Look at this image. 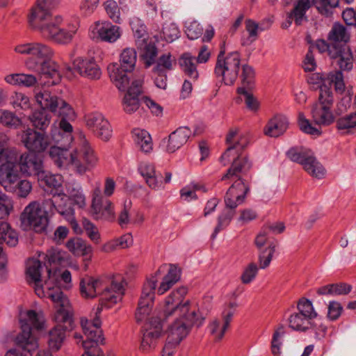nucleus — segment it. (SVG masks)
Segmentation results:
<instances>
[{
	"mask_svg": "<svg viewBox=\"0 0 356 356\" xmlns=\"http://www.w3.org/2000/svg\"><path fill=\"white\" fill-rule=\"evenodd\" d=\"M72 126L67 120V118H61L59 122V129L56 130L53 134H56V137L62 140V141L66 142L67 144H71L72 141Z\"/></svg>",
	"mask_w": 356,
	"mask_h": 356,
	"instance_id": "52",
	"label": "nucleus"
},
{
	"mask_svg": "<svg viewBox=\"0 0 356 356\" xmlns=\"http://www.w3.org/2000/svg\"><path fill=\"white\" fill-rule=\"evenodd\" d=\"M14 51L27 56L25 65L31 71L38 67V63L43 59L52 58L54 55V51L49 45L39 42L19 44L15 47Z\"/></svg>",
	"mask_w": 356,
	"mask_h": 356,
	"instance_id": "9",
	"label": "nucleus"
},
{
	"mask_svg": "<svg viewBox=\"0 0 356 356\" xmlns=\"http://www.w3.org/2000/svg\"><path fill=\"white\" fill-rule=\"evenodd\" d=\"M238 307L236 302H231L228 305V309H225L222 312L223 325L217 336L218 340H221L225 335V333L229 326L230 322L232 320L234 314L235 309Z\"/></svg>",
	"mask_w": 356,
	"mask_h": 356,
	"instance_id": "53",
	"label": "nucleus"
},
{
	"mask_svg": "<svg viewBox=\"0 0 356 356\" xmlns=\"http://www.w3.org/2000/svg\"><path fill=\"white\" fill-rule=\"evenodd\" d=\"M86 124L97 137L108 141L112 136L109 122L100 113H91L85 116Z\"/></svg>",
	"mask_w": 356,
	"mask_h": 356,
	"instance_id": "20",
	"label": "nucleus"
},
{
	"mask_svg": "<svg viewBox=\"0 0 356 356\" xmlns=\"http://www.w3.org/2000/svg\"><path fill=\"white\" fill-rule=\"evenodd\" d=\"M119 300H120L119 295L111 294L107 289L104 293L103 297L99 303L95 312V316L93 319H81V325L84 334L86 336L85 341H101V343H103L104 338L102 337V331L101 330L102 322L99 315L104 308H111Z\"/></svg>",
	"mask_w": 356,
	"mask_h": 356,
	"instance_id": "6",
	"label": "nucleus"
},
{
	"mask_svg": "<svg viewBox=\"0 0 356 356\" xmlns=\"http://www.w3.org/2000/svg\"><path fill=\"white\" fill-rule=\"evenodd\" d=\"M350 40L348 29L339 22H334L327 34V41L337 45H347Z\"/></svg>",
	"mask_w": 356,
	"mask_h": 356,
	"instance_id": "38",
	"label": "nucleus"
},
{
	"mask_svg": "<svg viewBox=\"0 0 356 356\" xmlns=\"http://www.w3.org/2000/svg\"><path fill=\"white\" fill-rule=\"evenodd\" d=\"M73 71L90 79H99L102 71L93 58H77L73 62Z\"/></svg>",
	"mask_w": 356,
	"mask_h": 356,
	"instance_id": "26",
	"label": "nucleus"
},
{
	"mask_svg": "<svg viewBox=\"0 0 356 356\" xmlns=\"http://www.w3.org/2000/svg\"><path fill=\"white\" fill-rule=\"evenodd\" d=\"M225 207L222 210L217 218V225L211 234V238L214 239L218 234L229 226L232 220L236 215V204L230 199L224 200Z\"/></svg>",
	"mask_w": 356,
	"mask_h": 356,
	"instance_id": "32",
	"label": "nucleus"
},
{
	"mask_svg": "<svg viewBox=\"0 0 356 356\" xmlns=\"http://www.w3.org/2000/svg\"><path fill=\"white\" fill-rule=\"evenodd\" d=\"M51 114L44 109L35 110L29 117L33 129L42 131H46L51 122Z\"/></svg>",
	"mask_w": 356,
	"mask_h": 356,
	"instance_id": "41",
	"label": "nucleus"
},
{
	"mask_svg": "<svg viewBox=\"0 0 356 356\" xmlns=\"http://www.w3.org/2000/svg\"><path fill=\"white\" fill-rule=\"evenodd\" d=\"M286 155L292 161L302 165L304 169L312 176L318 179L324 176V168L310 151L302 147H293L287 151Z\"/></svg>",
	"mask_w": 356,
	"mask_h": 356,
	"instance_id": "13",
	"label": "nucleus"
},
{
	"mask_svg": "<svg viewBox=\"0 0 356 356\" xmlns=\"http://www.w3.org/2000/svg\"><path fill=\"white\" fill-rule=\"evenodd\" d=\"M20 220L22 225L33 228L38 233L44 232L49 224L44 211H41L40 204L36 202H31L25 207L21 213Z\"/></svg>",
	"mask_w": 356,
	"mask_h": 356,
	"instance_id": "14",
	"label": "nucleus"
},
{
	"mask_svg": "<svg viewBox=\"0 0 356 356\" xmlns=\"http://www.w3.org/2000/svg\"><path fill=\"white\" fill-rule=\"evenodd\" d=\"M4 163L0 165V184L6 191L13 192L15 184L19 179V173L16 168V158L9 154V158L4 159Z\"/></svg>",
	"mask_w": 356,
	"mask_h": 356,
	"instance_id": "24",
	"label": "nucleus"
},
{
	"mask_svg": "<svg viewBox=\"0 0 356 356\" xmlns=\"http://www.w3.org/2000/svg\"><path fill=\"white\" fill-rule=\"evenodd\" d=\"M181 272L175 264H170L168 273L164 276L163 281L158 288L157 292L162 295L168 291L180 279Z\"/></svg>",
	"mask_w": 356,
	"mask_h": 356,
	"instance_id": "44",
	"label": "nucleus"
},
{
	"mask_svg": "<svg viewBox=\"0 0 356 356\" xmlns=\"http://www.w3.org/2000/svg\"><path fill=\"white\" fill-rule=\"evenodd\" d=\"M32 71L47 79V81L44 83L48 86L56 85L61 79L58 65L51 60V58L43 59L38 63V67Z\"/></svg>",
	"mask_w": 356,
	"mask_h": 356,
	"instance_id": "27",
	"label": "nucleus"
},
{
	"mask_svg": "<svg viewBox=\"0 0 356 356\" xmlns=\"http://www.w3.org/2000/svg\"><path fill=\"white\" fill-rule=\"evenodd\" d=\"M181 272L175 264H170L168 273L164 276L163 281L158 288L157 292L162 295L168 291L180 279Z\"/></svg>",
	"mask_w": 356,
	"mask_h": 356,
	"instance_id": "43",
	"label": "nucleus"
},
{
	"mask_svg": "<svg viewBox=\"0 0 356 356\" xmlns=\"http://www.w3.org/2000/svg\"><path fill=\"white\" fill-rule=\"evenodd\" d=\"M61 194L65 204H69L71 209H74V205H76L79 208H83L86 205L85 195L79 190L73 188L69 193L68 196H66L63 193H61Z\"/></svg>",
	"mask_w": 356,
	"mask_h": 356,
	"instance_id": "50",
	"label": "nucleus"
},
{
	"mask_svg": "<svg viewBox=\"0 0 356 356\" xmlns=\"http://www.w3.org/2000/svg\"><path fill=\"white\" fill-rule=\"evenodd\" d=\"M42 262L36 259H29L26 263V274L29 282L35 284V290L38 295L42 291L41 280Z\"/></svg>",
	"mask_w": 356,
	"mask_h": 356,
	"instance_id": "37",
	"label": "nucleus"
},
{
	"mask_svg": "<svg viewBox=\"0 0 356 356\" xmlns=\"http://www.w3.org/2000/svg\"><path fill=\"white\" fill-rule=\"evenodd\" d=\"M91 213L93 218L97 220L113 222L115 220L112 202L102 196L99 188L95 190L93 193Z\"/></svg>",
	"mask_w": 356,
	"mask_h": 356,
	"instance_id": "18",
	"label": "nucleus"
},
{
	"mask_svg": "<svg viewBox=\"0 0 356 356\" xmlns=\"http://www.w3.org/2000/svg\"><path fill=\"white\" fill-rule=\"evenodd\" d=\"M21 141L31 152L42 153L50 146V139L46 131L28 127L23 131Z\"/></svg>",
	"mask_w": 356,
	"mask_h": 356,
	"instance_id": "17",
	"label": "nucleus"
},
{
	"mask_svg": "<svg viewBox=\"0 0 356 356\" xmlns=\"http://www.w3.org/2000/svg\"><path fill=\"white\" fill-rule=\"evenodd\" d=\"M289 121L283 115H275L269 120L264 129L265 135L270 137H278L288 129Z\"/></svg>",
	"mask_w": 356,
	"mask_h": 356,
	"instance_id": "36",
	"label": "nucleus"
},
{
	"mask_svg": "<svg viewBox=\"0 0 356 356\" xmlns=\"http://www.w3.org/2000/svg\"><path fill=\"white\" fill-rule=\"evenodd\" d=\"M157 54L158 49L154 44L151 42L145 44L141 57L144 61L145 67L146 68H149L151 65L155 63Z\"/></svg>",
	"mask_w": 356,
	"mask_h": 356,
	"instance_id": "54",
	"label": "nucleus"
},
{
	"mask_svg": "<svg viewBox=\"0 0 356 356\" xmlns=\"http://www.w3.org/2000/svg\"><path fill=\"white\" fill-rule=\"evenodd\" d=\"M187 291L185 286L179 287L172 291L165 299L164 317L167 318L172 314L179 316L169 328L167 337L169 343L179 345L187 337L193 325L200 327L204 320V318L197 316L195 309L191 310L189 300L182 303Z\"/></svg>",
	"mask_w": 356,
	"mask_h": 356,
	"instance_id": "1",
	"label": "nucleus"
},
{
	"mask_svg": "<svg viewBox=\"0 0 356 356\" xmlns=\"http://www.w3.org/2000/svg\"><path fill=\"white\" fill-rule=\"evenodd\" d=\"M19 166L21 172L26 176H34L37 178L44 170L43 160L36 152H29L22 154L19 159Z\"/></svg>",
	"mask_w": 356,
	"mask_h": 356,
	"instance_id": "23",
	"label": "nucleus"
},
{
	"mask_svg": "<svg viewBox=\"0 0 356 356\" xmlns=\"http://www.w3.org/2000/svg\"><path fill=\"white\" fill-rule=\"evenodd\" d=\"M0 123L10 129H18L21 127L22 120L15 113L8 110H0Z\"/></svg>",
	"mask_w": 356,
	"mask_h": 356,
	"instance_id": "51",
	"label": "nucleus"
},
{
	"mask_svg": "<svg viewBox=\"0 0 356 356\" xmlns=\"http://www.w3.org/2000/svg\"><path fill=\"white\" fill-rule=\"evenodd\" d=\"M0 239L10 247H15L18 243V234L6 221L0 222Z\"/></svg>",
	"mask_w": 356,
	"mask_h": 356,
	"instance_id": "47",
	"label": "nucleus"
},
{
	"mask_svg": "<svg viewBox=\"0 0 356 356\" xmlns=\"http://www.w3.org/2000/svg\"><path fill=\"white\" fill-rule=\"evenodd\" d=\"M312 319L298 313L293 312L288 318L289 327L295 331L306 332L311 329Z\"/></svg>",
	"mask_w": 356,
	"mask_h": 356,
	"instance_id": "46",
	"label": "nucleus"
},
{
	"mask_svg": "<svg viewBox=\"0 0 356 356\" xmlns=\"http://www.w3.org/2000/svg\"><path fill=\"white\" fill-rule=\"evenodd\" d=\"M19 322L22 332L15 337V343L21 351L17 348L10 349L5 356H32L33 352L38 348V340L32 330L41 331L44 328L45 320L42 313L29 310Z\"/></svg>",
	"mask_w": 356,
	"mask_h": 356,
	"instance_id": "4",
	"label": "nucleus"
},
{
	"mask_svg": "<svg viewBox=\"0 0 356 356\" xmlns=\"http://www.w3.org/2000/svg\"><path fill=\"white\" fill-rule=\"evenodd\" d=\"M105 10L108 17L115 23H120V13L117 3L113 0H107L104 3Z\"/></svg>",
	"mask_w": 356,
	"mask_h": 356,
	"instance_id": "64",
	"label": "nucleus"
},
{
	"mask_svg": "<svg viewBox=\"0 0 356 356\" xmlns=\"http://www.w3.org/2000/svg\"><path fill=\"white\" fill-rule=\"evenodd\" d=\"M250 191V186L248 181L238 177L227 190L224 200L230 199L234 203L238 205L243 204L247 195Z\"/></svg>",
	"mask_w": 356,
	"mask_h": 356,
	"instance_id": "30",
	"label": "nucleus"
},
{
	"mask_svg": "<svg viewBox=\"0 0 356 356\" xmlns=\"http://www.w3.org/2000/svg\"><path fill=\"white\" fill-rule=\"evenodd\" d=\"M83 227L88 238L96 244L100 242V234L97 227L89 220H83Z\"/></svg>",
	"mask_w": 356,
	"mask_h": 356,
	"instance_id": "59",
	"label": "nucleus"
},
{
	"mask_svg": "<svg viewBox=\"0 0 356 356\" xmlns=\"http://www.w3.org/2000/svg\"><path fill=\"white\" fill-rule=\"evenodd\" d=\"M336 128L344 133L356 131V111L339 118L336 120Z\"/></svg>",
	"mask_w": 356,
	"mask_h": 356,
	"instance_id": "49",
	"label": "nucleus"
},
{
	"mask_svg": "<svg viewBox=\"0 0 356 356\" xmlns=\"http://www.w3.org/2000/svg\"><path fill=\"white\" fill-rule=\"evenodd\" d=\"M192 134L188 127H180L172 132L167 140L165 150L168 153H174L186 143Z\"/></svg>",
	"mask_w": 356,
	"mask_h": 356,
	"instance_id": "33",
	"label": "nucleus"
},
{
	"mask_svg": "<svg viewBox=\"0 0 356 356\" xmlns=\"http://www.w3.org/2000/svg\"><path fill=\"white\" fill-rule=\"evenodd\" d=\"M95 31L103 42H115L121 35L120 28L109 22H97Z\"/></svg>",
	"mask_w": 356,
	"mask_h": 356,
	"instance_id": "34",
	"label": "nucleus"
},
{
	"mask_svg": "<svg viewBox=\"0 0 356 356\" xmlns=\"http://www.w3.org/2000/svg\"><path fill=\"white\" fill-rule=\"evenodd\" d=\"M137 53L134 48H125L120 56V64L111 63L108 66L111 80L120 90H124L129 84L131 73L136 67Z\"/></svg>",
	"mask_w": 356,
	"mask_h": 356,
	"instance_id": "5",
	"label": "nucleus"
},
{
	"mask_svg": "<svg viewBox=\"0 0 356 356\" xmlns=\"http://www.w3.org/2000/svg\"><path fill=\"white\" fill-rule=\"evenodd\" d=\"M255 73L252 67L247 64L242 65V72L240 76L243 87L237 89V92L245 97L246 106L251 111H257L259 108V103L254 96L249 93L246 88L250 89L253 87Z\"/></svg>",
	"mask_w": 356,
	"mask_h": 356,
	"instance_id": "19",
	"label": "nucleus"
},
{
	"mask_svg": "<svg viewBox=\"0 0 356 356\" xmlns=\"http://www.w3.org/2000/svg\"><path fill=\"white\" fill-rule=\"evenodd\" d=\"M313 76L316 77V79H320L319 82H316V83L321 84L320 90L325 86L332 92L331 86L334 84L337 92L342 94L345 91L346 86L343 81V74L341 71H332L321 75L318 74H313Z\"/></svg>",
	"mask_w": 356,
	"mask_h": 356,
	"instance_id": "31",
	"label": "nucleus"
},
{
	"mask_svg": "<svg viewBox=\"0 0 356 356\" xmlns=\"http://www.w3.org/2000/svg\"><path fill=\"white\" fill-rule=\"evenodd\" d=\"M79 286L81 295L86 298H93L97 295H100V299H102L104 293L107 289L111 294L119 295L120 300L123 295L122 284L115 281H112L109 287L104 286L103 282L100 280H95L92 277L86 276L81 278Z\"/></svg>",
	"mask_w": 356,
	"mask_h": 356,
	"instance_id": "12",
	"label": "nucleus"
},
{
	"mask_svg": "<svg viewBox=\"0 0 356 356\" xmlns=\"http://www.w3.org/2000/svg\"><path fill=\"white\" fill-rule=\"evenodd\" d=\"M333 102V92L325 86L323 87L319 93L318 102L312 109V118L316 124L327 126L334 122V117L331 111Z\"/></svg>",
	"mask_w": 356,
	"mask_h": 356,
	"instance_id": "11",
	"label": "nucleus"
},
{
	"mask_svg": "<svg viewBox=\"0 0 356 356\" xmlns=\"http://www.w3.org/2000/svg\"><path fill=\"white\" fill-rule=\"evenodd\" d=\"M314 0H298L293 9L288 14L287 18L289 24L293 19L297 26L302 24L303 20H307L306 12L311 7V2Z\"/></svg>",
	"mask_w": 356,
	"mask_h": 356,
	"instance_id": "40",
	"label": "nucleus"
},
{
	"mask_svg": "<svg viewBox=\"0 0 356 356\" xmlns=\"http://www.w3.org/2000/svg\"><path fill=\"white\" fill-rule=\"evenodd\" d=\"M241 70V54L238 51H232L225 56V48H221L214 68V74L220 77L225 85L234 83Z\"/></svg>",
	"mask_w": 356,
	"mask_h": 356,
	"instance_id": "7",
	"label": "nucleus"
},
{
	"mask_svg": "<svg viewBox=\"0 0 356 356\" xmlns=\"http://www.w3.org/2000/svg\"><path fill=\"white\" fill-rule=\"evenodd\" d=\"M62 199L61 193H54L51 197H45L42 202L41 211H44V216L49 219V217L56 213H60L61 216H72V209L69 204H65Z\"/></svg>",
	"mask_w": 356,
	"mask_h": 356,
	"instance_id": "25",
	"label": "nucleus"
},
{
	"mask_svg": "<svg viewBox=\"0 0 356 356\" xmlns=\"http://www.w3.org/2000/svg\"><path fill=\"white\" fill-rule=\"evenodd\" d=\"M163 331V321L160 317L153 316L143 327V337L140 348L147 352L155 348Z\"/></svg>",
	"mask_w": 356,
	"mask_h": 356,
	"instance_id": "15",
	"label": "nucleus"
},
{
	"mask_svg": "<svg viewBox=\"0 0 356 356\" xmlns=\"http://www.w3.org/2000/svg\"><path fill=\"white\" fill-rule=\"evenodd\" d=\"M58 0H37L29 16L30 26L38 31L41 36L58 44L70 43L76 32V28L65 29L60 27L63 18L60 15L52 17L51 10Z\"/></svg>",
	"mask_w": 356,
	"mask_h": 356,
	"instance_id": "2",
	"label": "nucleus"
},
{
	"mask_svg": "<svg viewBox=\"0 0 356 356\" xmlns=\"http://www.w3.org/2000/svg\"><path fill=\"white\" fill-rule=\"evenodd\" d=\"M12 209L11 200L0 189V222L4 221L8 217Z\"/></svg>",
	"mask_w": 356,
	"mask_h": 356,
	"instance_id": "57",
	"label": "nucleus"
},
{
	"mask_svg": "<svg viewBox=\"0 0 356 356\" xmlns=\"http://www.w3.org/2000/svg\"><path fill=\"white\" fill-rule=\"evenodd\" d=\"M56 318L59 323L55 325L49 332L48 345L52 351H58L65 338V332L71 331L74 327V321L72 314L64 309L58 310Z\"/></svg>",
	"mask_w": 356,
	"mask_h": 356,
	"instance_id": "10",
	"label": "nucleus"
},
{
	"mask_svg": "<svg viewBox=\"0 0 356 356\" xmlns=\"http://www.w3.org/2000/svg\"><path fill=\"white\" fill-rule=\"evenodd\" d=\"M131 133L134 143L141 152L149 154L152 151L153 143L152 137L146 130L134 129Z\"/></svg>",
	"mask_w": 356,
	"mask_h": 356,
	"instance_id": "42",
	"label": "nucleus"
},
{
	"mask_svg": "<svg viewBox=\"0 0 356 356\" xmlns=\"http://www.w3.org/2000/svg\"><path fill=\"white\" fill-rule=\"evenodd\" d=\"M337 56L331 57L332 59H336L337 65L339 70L336 71L350 72L353 68L354 57L352 50L348 45H339L337 49Z\"/></svg>",
	"mask_w": 356,
	"mask_h": 356,
	"instance_id": "35",
	"label": "nucleus"
},
{
	"mask_svg": "<svg viewBox=\"0 0 356 356\" xmlns=\"http://www.w3.org/2000/svg\"><path fill=\"white\" fill-rule=\"evenodd\" d=\"M162 33L163 39L168 42H172L179 36V29L174 23L165 24L163 26Z\"/></svg>",
	"mask_w": 356,
	"mask_h": 356,
	"instance_id": "58",
	"label": "nucleus"
},
{
	"mask_svg": "<svg viewBox=\"0 0 356 356\" xmlns=\"http://www.w3.org/2000/svg\"><path fill=\"white\" fill-rule=\"evenodd\" d=\"M10 104L15 109L26 110L30 107L29 97L22 92H15L12 97Z\"/></svg>",
	"mask_w": 356,
	"mask_h": 356,
	"instance_id": "63",
	"label": "nucleus"
},
{
	"mask_svg": "<svg viewBox=\"0 0 356 356\" xmlns=\"http://www.w3.org/2000/svg\"><path fill=\"white\" fill-rule=\"evenodd\" d=\"M297 309V312L307 316V318H310L312 320L318 316L314 309L312 302L307 298H302L298 300Z\"/></svg>",
	"mask_w": 356,
	"mask_h": 356,
	"instance_id": "55",
	"label": "nucleus"
},
{
	"mask_svg": "<svg viewBox=\"0 0 356 356\" xmlns=\"http://www.w3.org/2000/svg\"><path fill=\"white\" fill-rule=\"evenodd\" d=\"M79 138L81 144L73 152H71L70 161L75 171L79 175H83L96 165L98 159L86 140V136L81 133Z\"/></svg>",
	"mask_w": 356,
	"mask_h": 356,
	"instance_id": "8",
	"label": "nucleus"
},
{
	"mask_svg": "<svg viewBox=\"0 0 356 356\" xmlns=\"http://www.w3.org/2000/svg\"><path fill=\"white\" fill-rule=\"evenodd\" d=\"M35 100L40 109H44L51 113H56L59 106L60 98L51 95L47 90L40 91L35 93Z\"/></svg>",
	"mask_w": 356,
	"mask_h": 356,
	"instance_id": "39",
	"label": "nucleus"
},
{
	"mask_svg": "<svg viewBox=\"0 0 356 356\" xmlns=\"http://www.w3.org/2000/svg\"><path fill=\"white\" fill-rule=\"evenodd\" d=\"M298 124L300 130L305 134L314 136H319L321 134L318 129L311 124L309 121L305 118L302 113H300L298 115Z\"/></svg>",
	"mask_w": 356,
	"mask_h": 356,
	"instance_id": "62",
	"label": "nucleus"
},
{
	"mask_svg": "<svg viewBox=\"0 0 356 356\" xmlns=\"http://www.w3.org/2000/svg\"><path fill=\"white\" fill-rule=\"evenodd\" d=\"M254 243L259 251V267L264 269L270 265L278 242L277 241H268L267 232L262 228L257 236Z\"/></svg>",
	"mask_w": 356,
	"mask_h": 356,
	"instance_id": "21",
	"label": "nucleus"
},
{
	"mask_svg": "<svg viewBox=\"0 0 356 356\" xmlns=\"http://www.w3.org/2000/svg\"><path fill=\"white\" fill-rule=\"evenodd\" d=\"M226 143L229 146L220 156V161L223 165H226L232 159V163L227 173L222 177V181L233 177H238L239 173L246 174L252 165L246 156H241L242 151L250 143L248 132L239 133L238 128L230 129L226 136Z\"/></svg>",
	"mask_w": 356,
	"mask_h": 356,
	"instance_id": "3",
	"label": "nucleus"
},
{
	"mask_svg": "<svg viewBox=\"0 0 356 356\" xmlns=\"http://www.w3.org/2000/svg\"><path fill=\"white\" fill-rule=\"evenodd\" d=\"M339 45L336 44H332L330 42H326L325 40L320 39L317 40L316 42V47L321 53L327 52L328 56L331 57H334L337 56V49Z\"/></svg>",
	"mask_w": 356,
	"mask_h": 356,
	"instance_id": "61",
	"label": "nucleus"
},
{
	"mask_svg": "<svg viewBox=\"0 0 356 356\" xmlns=\"http://www.w3.org/2000/svg\"><path fill=\"white\" fill-rule=\"evenodd\" d=\"M195 57L190 53H184L179 58V65L186 75L189 78L197 80L199 77V73L197 70Z\"/></svg>",
	"mask_w": 356,
	"mask_h": 356,
	"instance_id": "45",
	"label": "nucleus"
},
{
	"mask_svg": "<svg viewBox=\"0 0 356 356\" xmlns=\"http://www.w3.org/2000/svg\"><path fill=\"white\" fill-rule=\"evenodd\" d=\"M176 62L172 58L170 53L162 54L156 60V65L152 70L168 72L173 69V64Z\"/></svg>",
	"mask_w": 356,
	"mask_h": 356,
	"instance_id": "56",
	"label": "nucleus"
},
{
	"mask_svg": "<svg viewBox=\"0 0 356 356\" xmlns=\"http://www.w3.org/2000/svg\"><path fill=\"white\" fill-rule=\"evenodd\" d=\"M127 90L123 99L124 110L127 113L135 112L140 106L139 96L142 93V81L140 80H134L131 85L127 86L124 90Z\"/></svg>",
	"mask_w": 356,
	"mask_h": 356,
	"instance_id": "28",
	"label": "nucleus"
},
{
	"mask_svg": "<svg viewBox=\"0 0 356 356\" xmlns=\"http://www.w3.org/2000/svg\"><path fill=\"white\" fill-rule=\"evenodd\" d=\"M101 343V341H83V347L85 353L81 356H102L103 352L98 346V343Z\"/></svg>",
	"mask_w": 356,
	"mask_h": 356,
	"instance_id": "60",
	"label": "nucleus"
},
{
	"mask_svg": "<svg viewBox=\"0 0 356 356\" xmlns=\"http://www.w3.org/2000/svg\"><path fill=\"white\" fill-rule=\"evenodd\" d=\"M66 253L58 248H51L48 250L44 257L43 264L47 273L48 280H45L44 286L51 290L50 280L56 279L58 266L65 261Z\"/></svg>",
	"mask_w": 356,
	"mask_h": 356,
	"instance_id": "22",
	"label": "nucleus"
},
{
	"mask_svg": "<svg viewBox=\"0 0 356 356\" xmlns=\"http://www.w3.org/2000/svg\"><path fill=\"white\" fill-rule=\"evenodd\" d=\"M38 181L45 185L47 187L51 188V193H61L62 187L60 177L52 175L45 170L42 172V175L38 177Z\"/></svg>",
	"mask_w": 356,
	"mask_h": 356,
	"instance_id": "48",
	"label": "nucleus"
},
{
	"mask_svg": "<svg viewBox=\"0 0 356 356\" xmlns=\"http://www.w3.org/2000/svg\"><path fill=\"white\" fill-rule=\"evenodd\" d=\"M51 136L53 140L57 144H60V147L51 146L49 151V157L59 168L67 165L70 163V158L71 152L68 150V147L70 144H67L66 142L62 141V140L58 138L56 134H52Z\"/></svg>",
	"mask_w": 356,
	"mask_h": 356,
	"instance_id": "29",
	"label": "nucleus"
},
{
	"mask_svg": "<svg viewBox=\"0 0 356 356\" xmlns=\"http://www.w3.org/2000/svg\"><path fill=\"white\" fill-rule=\"evenodd\" d=\"M156 283L157 279L156 275H152L147 278L145 282L136 312L137 322L142 321L150 313L154 302Z\"/></svg>",
	"mask_w": 356,
	"mask_h": 356,
	"instance_id": "16",
	"label": "nucleus"
}]
</instances>
